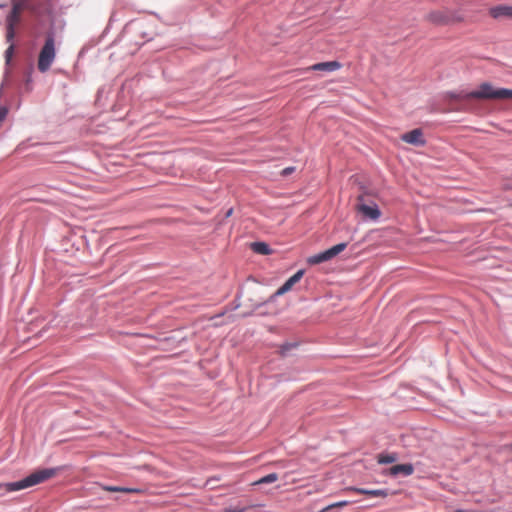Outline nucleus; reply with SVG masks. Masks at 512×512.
<instances>
[{"label":"nucleus","instance_id":"a211bd4d","mask_svg":"<svg viewBox=\"0 0 512 512\" xmlns=\"http://www.w3.org/2000/svg\"><path fill=\"white\" fill-rule=\"evenodd\" d=\"M349 503H350L349 501H339V502L330 504L327 507L323 508L321 512H327L334 508L344 507V506H347Z\"/></svg>","mask_w":512,"mask_h":512},{"label":"nucleus","instance_id":"393cba45","mask_svg":"<svg viewBox=\"0 0 512 512\" xmlns=\"http://www.w3.org/2000/svg\"><path fill=\"white\" fill-rule=\"evenodd\" d=\"M232 211H233L232 209H229V210L227 211V213H226V216H227V217L231 216Z\"/></svg>","mask_w":512,"mask_h":512},{"label":"nucleus","instance_id":"0eeeda50","mask_svg":"<svg viewBox=\"0 0 512 512\" xmlns=\"http://www.w3.org/2000/svg\"><path fill=\"white\" fill-rule=\"evenodd\" d=\"M401 140L404 141L405 143L415 146H424L426 144V141L423 136V131L418 128L402 134Z\"/></svg>","mask_w":512,"mask_h":512},{"label":"nucleus","instance_id":"aec40b11","mask_svg":"<svg viewBox=\"0 0 512 512\" xmlns=\"http://www.w3.org/2000/svg\"><path fill=\"white\" fill-rule=\"evenodd\" d=\"M23 9H24V3L22 1H13V6H12L11 12L20 16Z\"/></svg>","mask_w":512,"mask_h":512},{"label":"nucleus","instance_id":"2eb2a0df","mask_svg":"<svg viewBox=\"0 0 512 512\" xmlns=\"http://www.w3.org/2000/svg\"><path fill=\"white\" fill-rule=\"evenodd\" d=\"M252 249L256 253L262 254V255H268L270 254L271 250L269 246L264 242H255L252 244Z\"/></svg>","mask_w":512,"mask_h":512},{"label":"nucleus","instance_id":"f3484780","mask_svg":"<svg viewBox=\"0 0 512 512\" xmlns=\"http://www.w3.org/2000/svg\"><path fill=\"white\" fill-rule=\"evenodd\" d=\"M278 480V475L276 473L268 474L258 481H256L254 484H267V483H273Z\"/></svg>","mask_w":512,"mask_h":512},{"label":"nucleus","instance_id":"6ab92c4d","mask_svg":"<svg viewBox=\"0 0 512 512\" xmlns=\"http://www.w3.org/2000/svg\"><path fill=\"white\" fill-rule=\"evenodd\" d=\"M23 9H24V3L22 1H13V6H12L11 12L20 16Z\"/></svg>","mask_w":512,"mask_h":512},{"label":"nucleus","instance_id":"39448f33","mask_svg":"<svg viewBox=\"0 0 512 512\" xmlns=\"http://www.w3.org/2000/svg\"><path fill=\"white\" fill-rule=\"evenodd\" d=\"M346 247H347V243H344V242L343 243H339V244H337V245L327 249L324 252H321L319 254L311 256L308 259V262L310 264H320V263H323L325 261H328V260L332 259L336 255H338L339 253L344 251L346 249Z\"/></svg>","mask_w":512,"mask_h":512},{"label":"nucleus","instance_id":"1a4fd4ad","mask_svg":"<svg viewBox=\"0 0 512 512\" xmlns=\"http://www.w3.org/2000/svg\"><path fill=\"white\" fill-rule=\"evenodd\" d=\"M303 274H304V271L303 270H299L297 271L293 276H291L276 292H275V295L276 296H280V295H283L285 293H287L288 291H290L292 289V287L298 283L301 278L303 277Z\"/></svg>","mask_w":512,"mask_h":512},{"label":"nucleus","instance_id":"9d476101","mask_svg":"<svg viewBox=\"0 0 512 512\" xmlns=\"http://www.w3.org/2000/svg\"><path fill=\"white\" fill-rule=\"evenodd\" d=\"M414 472V467L412 464H397L388 469L387 473L391 476H397L402 474L404 476H410Z\"/></svg>","mask_w":512,"mask_h":512},{"label":"nucleus","instance_id":"5701e85b","mask_svg":"<svg viewBox=\"0 0 512 512\" xmlns=\"http://www.w3.org/2000/svg\"><path fill=\"white\" fill-rule=\"evenodd\" d=\"M291 347H293V345H291V344L284 345V346L282 347V354L284 355V354H285V352H286L288 349H290Z\"/></svg>","mask_w":512,"mask_h":512},{"label":"nucleus","instance_id":"20e7f679","mask_svg":"<svg viewBox=\"0 0 512 512\" xmlns=\"http://www.w3.org/2000/svg\"><path fill=\"white\" fill-rule=\"evenodd\" d=\"M56 56L55 40L53 35L49 34L46 38L45 44L42 47L38 57V69L41 72H46L51 67Z\"/></svg>","mask_w":512,"mask_h":512},{"label":"nucleus","instance_id":"ddd939ff","mask_svg":"<svg viewBox=\"0 0 512 512\" xmlns=\"http://www.w3.org/2000/svg\"><path fill=\"white\" fill-rule=\"evenodd\" d=\"M347 491H353L359 494L367 495L369 497L385 498L388 495L387 491L382 489L369 490L363 488L349 487L347 488Z\"/></svg>","mask_w":512,"mask_h":512},{"label":"nucleus","instance_id":"412c9836","mask_svg":"<svg viewBox=\"0 0 512 512\" xmlns=\"http://www.w3.org/2000/svg\"><path fill=\"white\" fill-rule=\"evenodd\" d=\"M247 509L246 507H239V506H235V507H230L227 512H245Z\"/></svg>","mask_w":512,"mask_h":512},{"label":"nucleus","instance_id":"4be33fe9","mask_svg":"<svg viewBox=\"0 0 512 512\" xmlns=\"http://www.w3.org/2000/svg\"><path fill=\"white\" fill-rule=\"evenodd\" d=\"M294 171V168L293 167H288V168H285L282 172L283 175H288L290 173H292Z\"/></svg>","mask_w":512,"mask_h":512},{"label":"nucleus","instance_id":"b1692460","mask_svg":"<svg viewBox=\"0 0 512 512\" xmlns=\"http://www.w3.org/2000/svg\"><path fill=\"white\" fill-rule=\"evenodd\" d=\"M12 51H13V46H10L7 51H6V57L7 59L10 58L11 54H12Z\"/></svg>","mask_w":512,"mask_h":512},{"label":"nucleus","instance_id":"6e6552de","mask_svg":"<svg viewBox=\"0 0 512 512\" xmlns=\"http://www.w3.org/2000/svg\"><path fill=\"white\" fill-rule=\"evenodd\" d=\"M342 67V64L338 61H329V62H321L313 64L307 67L306 71H324V72H333L339 70Z\"/></svg>","mask_w":512,"mask_h":512},{"label":"nucleus","instance_id":"9b49d317","mask_svg":"<svg viewBox=\"0 0 512 512\" xmlns=\"http://www.w3.org/2000/svg\"><path fill=\"white\" fill-rule=\"evenodd\" d=\"M489 14L491 17L497 19L500 17H509L512 18V6L508 5H498L490 8Z\"/></svg>","mask_w":512,"mask_h":512},{"label":"nucleus","instance_id":"dca6fc26","mask_svg":"<svg viewBox=\"0 0 512 512\" xmlns=\"http://www.w3.org/2000/svg\"><path fill=\"white\" fill-rule=\"evenodd\" d=\"M398 459L397 454L391 453V454H379L377 457L379 464H389L394 463Z\"/></svg>","mask_w":512,"mask_h":512},{"label":"nucleus","instance_id":"423d86ee","mask_svg":"<svg viewBox=\"0 0 512 512\" xmlns=\"http://www.w3.org/2000/svg\"><path fill=\"white\" fill-rule=\"evenodd\" d=\"M357 200H358V203H357L356 208H357L358 212H360L365 217L372 219V220H376L380 217L381 213L376 204H373V205L365 204L363 195L358 196Z\"/></svg>","mask_w":512,"mask_h":512},{"label":"nucleus","instance_id":"7ed1b4c3","mask_svg":"<svg viewBox=\"0 0 512 512\" xmlns=\"http://www.w3.org/2000/svg\"><path fill=\"white\" fill-rule=\"evenodd\" d=\"M425 18L435 25H450L463 21V16L458 11L447 8L431 11Z\"/></svg>","mask_w":512,"mask_h":512},{"label":"nucleus","instance_id":"f03ea898","mask_svg":"<svg viewBox=\"0 0 512 512\" xmlns=\"http://www.w3.org/2000/svg\"><path fill=\"white\" fill-rule=\"evenodd\" d=\"M58 468H45L37 470L27 477L23 478L20 481L7 483L5 485L0 484V490L5 488V491L12 492V491H18L22 489H26L32 486H35L37 484H40L52 477H54L58 473Z\"/></svg>","mask_w":512,"mask_h":512},{"label":"nucleus","instance_id":"f257e3e1","mask_svg":"<svg viewBox=\"0 0 512 512\" xmlns=\"http://www.w3.org/2000/svg\"><path fill=\"white\" fill-rule=\"evenodd\" d=\"M451 96L462 100H506L512 99V89L495 88L492 84L484 82L474 91Z\"/></svg>","mask_w":512,"mask_h":512},{"label":"nucleus","instance_id":"f8f14e48","mask_svg":"<svg viewBox=\"0 0 512 512\" xmlns=\"http://www.w3.org/2000/svg\"><path fill=\"white\" fill-rule=\"evenodd\" d=\"M20 20V16L17 14H14L13 12H10L7 16L6 22H7V33L6 37L8 41H11L14 38L15 31L14 27L17 25V23Z\"/></svg>","mask_w":512,"mask_h":512},{"label":"nucleus","instance_id":"4468645a","mask_svg":"<svg viewBox=\"0 0 512 512\" xmlns=\"http://www.w3.org/2000/svg\"><path fill=\"white\" fill-rule=\"evenodd\" d=\"M103 489L108 492H122V493H139L140 490L136 488H127L120 486H104Z\"/></svg>","mask_w":512,"mask_h":512}]
</instances>
